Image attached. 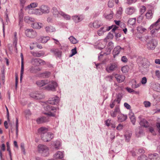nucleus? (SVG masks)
<instances>
[{
  "label": "nucleus",
  "mask_w": 160,
  "mask_h": 160,
  "mask_svg": "<svg viewBox=\"0 0 160 160\" xmlns=\"http://www.w3.org/2000/svg\"><path fill=\"white\" fill-rule=\"evenodd\" d=\"M153 13L151 10L148 11L146 14L145 16L147 19H151L153 17Z\"/></svg>",
  "instance_id": "nucleus-34"
},
{
  "label": "nucleus",
  "mask_w": 160,
  "mask_h": 160,
  "mask_svg": "<svg viewBox=\"0 0 160 160\" xmlns=\"http://www.w3.org/2000/svg\"><path fill=\"white\" fill-rule=\"evenodd\" d=\"M136 18H130L128 21V24L130 26H133L135 23Z\"/></svg>",
  "instance_id": "nucleus-38"
},
{
  "label": "nucleus",
  "mask_w": 160,
  "mask_h": 160,
  "mask_svg": "<svg viewBox=\"0 0 160 160\" xmlns=\"http://www.w3.org/2000/svg\"><path fill=\"white\" fill-rule=\"evenodd\" d=\"M45 30L47 32H53L55 31V29L53 27L50 26L46 27Z\"/></svg>",
  "instance_id": "nucleus-33"
},
{
  "label": "nucleus",
  "mask_w": 160,
  "mask_h": 160,
  "mask_svg": "<svg viewBox=\"0 0 160 160\" xmlns=\"http://www.w3.org/2000/svg\"><path fill=\"white\" fill-rule=\"evenodd\" d=\"M129 117L133 124L134 125L136 119L134 114L132 112H130L129 114Z\"/></svg>",
  "instance_id": "nucleus-29"
},
{
  "label": "nucleus",
  "mask_w": 160,
  "mask_h": 160,
  "mask_svg": "<svg viewBox=\"0 0 160 160\" xmlns=\"http://www.w3.org/2000/svg\"><path fill=\"white\" fill-rule=\"evenodd\" d=\"M121 61L124 62H128V59L125 56H122L121 59Z\"/></svg>",
  "instance_id": "nucleus-55"
},
{
  "label": "nucleus",
  "mask_w": 160,
  "mask_h": 160,
  "mask_svg": "<svg viewBox=\"0 0 160 160\" xmlns=\"http://www.w3.org/2000/svg\"><path fill=\"white\" fill-rule=\"evenodd\" d=\"M32 27L37 29H40L43 26V24L41 23L34 22L32 25Z\"/></svg>",
  "instance_id": "nucleus-22"
},
{
  "label": "nucleus",
  "mask_w": 160,
  "mask_h": 160,
  "mask_svg": "<svg viewBox=\"0 0 160 160\" xmlns=\"http://www.w3.org/2000/svg\"><path fill=\"white\" fill-rule=\"evenodd\" d=\"M132 133L131 132H125L124 135L125 137V138L126 140L128 142L131 137Z\"/></svg>",
  "instance_id": "nucleus-30"
},
{
  "label": "nucleus",
  "mask_w": 160,
  "mask_h": 160,
  "mask_svg": "<svg viewBox=\"0 0 160 160\" xmlns=\"http://www.w3.org/2000/svg\"><path fill=\"white\" fill-rule=\"evenodd\" d=\"M44 109L48 112L45 113V114L47 116L46 117H42L38 118L36 121L38 124L48 122L49 121V116L54 117L55 115V113L51 112V111L56 110L55 108L52 107L50 105H49L47 106L46 108L45 107Z\"/></svg>",
  "instance_id": "nucleus-1"
},
{
  "label": "nucleus",
  "mask_w": 160,
  "mask_h": 160,
  "mask_svg": "<svg viewBox=\"0 0 160 160\" xmlns=\"http://www.w3.org/2000/svg\"><path fill=\"white\" fill-rule=\"evenodd\" d=\"M129 70V67L128 65L122 67L121 70L123 73H126Z\"/></svg>",
  "instance_id": "nucleus-44"
},
{
  "label": "nucleus",
  "mask_w": 160,
  "mask_h": 160,
  "mask_svg": "<svg viewBox=\"0 0 160 160\" xmlns=\"http://www.w3.org/2000/svg\"><path fill=\"white\" fill-rule=\"evenodd\" d=\"M146 7L144 6H142L141 7L140 9V12L142 14L145 12V11H146Z\"/></svg>",
  "instance_id": "nucleus-53"
},
{
  "label": "nucleus",
  "mask_w": 160,
  "mask_h": 160,
  "mask_svg": "<svg viewBox=\"0 0 160 160\" xmlns=\"http://www.w3.org/2000/svg\"><path fill=\"white\" fill-rule=\"evenodd\" d=\"M72 18L75 22H79L81 20L80 17H79L78 16H73Z\"/></svg>",
  "instance_id": "nucleus-46"
},
{
  "label": "nucleus",
  "mask_w": 160,
  "mask_h": 160,
  "mask_svg": "<svg viewBox=\"0 0 160 160\" xmlns=\"http://www.w3.org/2000/svg\"><path fill=\"white\" fill-rule=\"evenodd\" d=\"M140 125L144 127L147 128L149 126V123L145 119H142L140 122Z\"/></svg>",
  "instance_id": "nucleus-28"
},
{
  "label": "nucleus",
  "mask_w": 160,
  "mask_h": 160,
  "mask_svg": "<svg viewBox=\"0 0 160 160\" xmlns=\"http://www.w3.org/2000/svg\"><path fill=\"white\" fill-rule=\"evenodd\" d=\"M138 160H147V157L145 155H142L138 158Z\"/></svg>",
  "instance_id": "nucleus-50"
},
{
  "label": "nucleus",
  "mask_w": 160,
  "mask_h": 160,
  "mask_svg": "<svg viewBox=\"0 0 160 160\" xmlns=\"http://www.w3.org/2000/svg\"><path fill=\"white\" fill-rule=\"evenodd\" d=\"M149 130L150 132L152 133V134L153 135H156L154 129L151 127H150L149 128Z\"/></svg>",
  "instance_id": "nucleus-60"
},
{
  "label": "nucleus",
  "mask_w": 160,
  "mask_h": 160,
  "mask_svg": "<svg viewBox=\"0 0 160 160\" xmlns=\"http://www.w3.org/2000/svg\"><path fill=\"white\" fill-rule=\"evenodd\" d=\"M24 21L27 23H30L32 22H34L35 20L33 18L29 17V16H25L24 19Z\"/></svg>",
  "instance_id": "nucleus-26"
},
{
  "label": "nucleus",
  "mask_w": 160,
  "mask_h": 160,
  "mask_svg": "<svg viewBox=\"0 0 160 160\" xmlns=\"http://www.w3.org/2000/svg\"><path fill=\"white\" fill-rule=\"evenodd\" d=\"M150 65L149 62L147 59L143 60L142 66L144 68H147L149 67Z\"/></svg>",
  "instance_id": "nucleus-32"
},
{
  "label": "nucleus",
  "mask_w": 160,
  "mask_h": 160,
  "mask_svg": "<svg viewBox=\"0 0 160 160\" xmlns=\"http://www.w3.org/2000/svg\"><path fill=\"white\" fill-rule=\"evenodd\" d=\"M122 9L121 8H119L117 11V13L119 15H121L122 13Z\"/></svg>",
  "instance_id": "nucleus-63"
},
{
  "label": "nucleus",
  "mask_w": 160,
  "mask_h": 160,
  "mask_svg": "<svg viewBox=\"0 0 160 160\" xmlns=\"http://www.w3.org/2000/svg\"><path fill=\"white\" fill-rule=\"evenodd\" d=\"M123 126L121 124H119L117 127V129L118 130H121L122 129Z\"/></svg>",
  "instance_id": "nucleus-62"
},
{
  "label": "nucleus",
  "mask_w": 160,
  "mask_h": 160,
  "mask_svg": "<svg viewBox=\"0 0 160 160\" xmlns=\"http://www.w3.org/2000/svg\"><path fill=\"white\" fill-rule=\"evenodd\" d=\"M21 148L22 151L25 154V149L24 148V143H22L21 144Z\"/></svg>",
  "instance_id": "nucleus-58"
},
{
  "label": "nucleus",
  "mask_w": 160,
  "mask_h": 160,
  "mask_svg": "<svg viewBox=\"0 0 160 160\" xmlns=\"http://www.w3.org/2000/svg\"><path fill=\"white\" fill-rule=\"evenodd\" d=\"M57 86V83L54 81H52L49 85L46 87V89L52 91H56V88Z\"/></svg>",
  "instance_id": "nucleus-12"
},
{
  "label": "nucleus",
  "mask_w": 160,
  "mask_h": 160,
  "mask_svg": "<svg viewBox=\"0 0 160 160\" xmlns=\"http://www.w3.org/2000/svg\"><path fill=\"white\" fill-rule=\"evenodd\" d=\"M134 82L135 83V84H133L132 85V88H137L141 85V84L140 83L137 84L136 82V81L135 80H134Z\"/></svg>",
  "instance_id": "nucleus-49"
},
{
  "label": "nucleus",
  "mask_w": 160,
  "mask_h": 160,
  "mask_svg": "<svg viewBox=\"0 0 160 160\" xmlns=\"http://www.w3.org/2000/svg\"><path fill=\"white\" fill-rule=\"evenodd\" d=\"M24 113L26 117L28 116L31 114V112L29 110H26L24 111Z\"/></svg>",
  "instance_id": "nucleus-54"
},
{
  "label": "nucleus",
  "mask_w": 160,
  "mask_h": 160,
  "mask_svg": "<svg viewBox=\"0 0 160 160\" xmlns=\"http://www.w3.org/2000/svg\"><path fill=\"white\" fill-rule=\"evenodd\" d=\"M61 143L59 141H57L54 144V147L57 149H59Z\"/></svg>",
  "instance_id": "nucleus-51"
},
{
  "label": "nucleus",
  "mask_w": 160,
  "mask_h": 160,
  "mask_svg": "<svg viewBox=\"0 0 160 160\" xmlns=\"http://www.w3.org/2000/svg\"><path fill=\"white\" fill-rule=\"evenodd\" d=\"M31 63L35 66L43 65L46 64L45 62L43 60L38 58L32 59Z\"/></svg>",
  "instance_id": "nucleus-6"
},
{
  "label": "nucleus",
  "mask_w": 160,
  "mask_h": 160,
  "mask_svg": "<svg viewBox=\"0 0 160 160\" xmlns=\"http://www.w3.org/2000/svg\"><path fill=\"white\" fill-rule=\"evenodd\" d=\"M71 52H72V53L70 55V57H72L77 53V50H76V47H75L73 49H72L71 50Z\"/></svg>",
  "instance_id": "nucleus-52"
},
{
  "label": "nucleus",
  "mask_w": 160,
  "mask_h": 160,
  "mask_svg": "<svg viewBox=\"0 0 160 160\" xmlns=\"http://www.w3.org/2000/svg\"><path fill=\"white\" fill-rule=\"evenodd\" d=\"M59 98L58 97H55L52 98H50L49 100L48 101V103L50 104H49V105H50L52 107H54L56 109V110H55L53 111H51L53 113H55V112H56V111H57V108L56 107H52L51 105H57L59 102ZM48 105H47V104H45L43 105V106L44 107V108H45V107L46 108V107Z\"/></svg>",
  "instance_id": "nucleus-3"
},
{
  "label": "nucleus",
  "mask_w": 160,
  "mask_h": 160,
  "mask_svg": "<svg viewBox=\"0 0 160 160\" xmlns=\"http://www.w3.org/2000/svg\"><path fill=\"white\" fill-rule=\"evenodd\" d=\"M60 15L62 16L64 19L67 20H69L71 19V17L70 15L66 14L62 11H60Z\"/></svg>",
  "instance_id": "nucleus-31"
},
{
  "label": "nucleus",
  "mask_w": 160,
  "mask_h": 160,
  "mask_svg": "<svg viewBox=\"0 0 160 160\" xmlns=\"http://www.w3.org/2000/svg\"><path fill=\"white\" fill-rule=\"evenodd\" d=\"M108 5L109 8H112L114 5L113 2L112 1H109L108 2Z\"/></svg>",
  "instance_id": "nucleus-56"
},
{
  "label": "nucleus",
  "mask_w": 160,
  "mask_h": 160,
  "mask_svg": "<svg viewBox=\"0 0 160 160\" xmlns=\"http://www.w3.org/2000/svg\"><path fill=\"white\" fill-rule=\"evenodd\" d=\"M31 54L35 57H40L44 55L45 52L43 51H40L39 52H34L31 51Z\"/></svg>",
  "instance_id": "nucleus-19"
},
{
  "label": "nucleus",
  "mask_w": 160,
  "mask_h": 160,
  "mask_svg": "<svg viewBox=\"0 0 160 160\" xmlns=\"http://www.w3.org/2000/svg\"><path fill=\"white\" fill-rule=\"evenodd\" d=\"M69 39L70 41V42L73 44H75L78 42V41L77 39L72 36H71L69 38Z\"/></svg>",
  "instance_id": "nucleus-43"
},
{
  "label": "nucleus",
  "mask_w": 160,
  "mask_h": 160,
  "mask_svg": "<svg viewBox=\"0 0 160 160\" xmlns=\"http://www.w3.org/2000/svg\"><path fill=\"white\" fill-rule=\"evenodd\" d=\"M122 98V96L121 94L120 93L118 94L117 95L116 99L110 104L109 106L111 108H113L116 104V102L119 104Z\"/></svg>",
  "instance_id": "nucleus-11"
},
{
  "label": "nucleus",
  "mask_w": 160,
  "mask_h": 160,
  "mask_svg": "<svg viewBox=\"0 0 160 160\" xmlns=\"http://www.w3.org/2000/svg\"><path fill=\"white\" fill-rule=\"evenodd\" d=\"M44 96L42 93H39L37 92L36 99H41L44 98Z\"/></svg>",
  "instance_id": "nucleus-48"
},
{
  "label": "nucleus",
  "mask_w": 160,
  "mask_h": 160,
  "mask_svg": "<svg viewBox=\"0 0 160 160\" xmlns=\"http://www.w3.org/2000/svg\"><path fill=\"white\" fill-rule=\"evenodd\" d=\"M50 38L49 37H43L39 39V42L42 43H44L46 42Z\"/></svg>",
  "instance_id": "nucleus-35"
},
{
  "label": "nucleus",
  "mask_w": 160,
  "mask_h": 160,
  "mask_svg": "<svg viewBox=\"0 0 160 160\" xmlns=\"http://www.w3.org/2000/svg\"><path fill=\"white\" fill-rule=\"evenodd\" d=\"M37 94V93H36L32 92V93H30V95L31 97L36 99Z\"/></svg>",
  "instance_id": "nucleus-61"
},
{
  "label": "nucleus",
  "mask_w": 160,
  "mask_h": 160,
  "mask_svg": "<svg viewBox=\"0 0 160 160\" xmlns=\"http://www.w3.org/2000/svg\"><path fill=\"white\" fill-rule=\"evenodd\" d=\"M52 51L58 57H59L61 55V52L58 49H53L52 50Z\"/></svg>",
  "instance_id": "nucleus-42"
},
{
  "label": "nucleus",
  "mask_w": 160,
  "mask_h": 160,
  "mask_svg": "<svg viewBox=\"0 0 160 160\" xmlns=\"http://www.w3.org/2000/svg\"><path fill=\"white\" fill-rule=\"evenodd\" d=\"M118 120L119 122H122L125 121L127 118V116L126 115H123L121 113L118 115Z\"/></svg>",
  "instance_id": "nucleus-20"
},
{
  "label": "nucleus",
  "mask_w": 160,
  "mask_h": 160,
  "mask_svg": "<svg viewBox=\"0 0 160 160\" xmlns=\"http://www.w3.org/2000/svg\"><path fill=\"white\" fill-rule=\"evenodd\" d=\"M30 11H31L32 13L35 14L37 15H40L42 14L40 8H39L32 9Z\"/></svg>",
  "instance_id": "nucleus-24"
},
{
  "label": "nucleus",
  "mask_w": 160,
  "mask_h": 160,
  "mask_svg": "<svg viewBox=\"0 0 160 160\" xmlns=\"http://www.w3.org/2000/svg\"><path fill=\"white\" fill-rule=\"evenodd\" d=\"M158 44L157 42L155 39H152L147 44V48L150 50H153Z\"/></svg>",
  "instance_id": "nucleus-9"
},
{
  "label": "nucleus",
  "mask_w": 160,
  "mask_h": 160,
  "mask_svg": "<svg viewBox=\"0 0 160 160\" xmlns=\"http://www.w3.org/2000/svg\"><path fill=\"white\" fill-rule=\"evenodd\" d=\"M137 30L140 33H142L146 32V29L143 28L142 26H140L137 28Z\"/></svg>",
  "instance_id": "nucleus-37"
},
{
  "label": "nucleus",
  "mask_w": 160,
  "mask_h": 160,
  "mask_svg": "<svg viewBox=\"0 0 160 160\" xmlns=\"http://www.w3.org/2000/svg\"><path fill=\"white\" fill-rule=\"evenodd\" d=\"M54 157L56 159H62L63 157V152L58 151L54 155Z\"/></svg>",
  "instance_id": "nucleus-23"
},
{
  "label": "nucleus",
  "mask_w": 160,
  "mask_h": 160,
  "mask_svg": "<svg viewBox=\"0 0 160 160\" xmlns=\"http://www.w3.org/2000/svg\"><path fill=\"white\" fill-rule=\"evenodd\" d=\"M160 18L155 23L152 24L150 27L149 29L151 30V33L153 34L155 31H157L160 28Z\"/></svg>",
  "instance_id": "nucleus-4"
},
{
  "label": "nucleus",
  "mask_w": 160,
  "mask_h": 160,
  "mask_svg": "<svg viewBox=\"0 0 160 160\" xmlns=\"http://www.w3.org/2000/svg\"><path fill=\"white\" fill-rule=\"evenodd\" d=\"M135 12V8L133 7L127 8L125 10L126 13L128 15H132Z\"/></svg>",
  "instance_id": "nucleus-18"
},
{
  "label": "nucleus",
  "mask_w": 160,
  "mask_h": 160,
  "mask_svg": "<svg viewBox=\"0 0 160 160\" xmlns=\"http://www.w3.org/2000/svg\"><path fill=\"white\" fill-rule=\"evenodd\" d=\"M48 81L47 80H38L36 82V84L39 87H41L48 83Z\"/></svg>",
  "instance_id": "nucleus-14"
},
{
  "label": "nucleus",
  "mask_w": 160,
  "mask_h": 160,
  "mask_svg": "<svg viewBox=\"0 0 160 160\" xmlns=\"http://www.w3.org/2000/svg\"><path fill=\"white\" fill-rule=\"evenodd\" d=\"M122 48L119 46H117L114 48L113 50V54L114 58H115V56L118 55L121 52Z\"/></svg>",
  "instance_id": "nucleus-17"
},
{
  "label": "nucleus",
  "mask_w": 160,
  "mask_h": 160,
  "mask_svg": "<svg viewBox=\"0 0 160 160\" xmlns=\"http://www.w3.org/2000/svg\"><path fill=\"white\" fill-rule=\"evenodd\" d=\"M38 149L39 152L43 153L45 156H47L48 154V148L46 146L40 144L38 146Z\"/></svg>",
  "instance_id": "nucleus-5"
},
{
  "label": "nucleus",
  "mask_w": 160,
  "mask_h": 160,
  "mask_svg": "<svg viewBox=\"0 0 160 160\" xmlns=\"http://www.w3.org/2000/svg\"><path fill=\"white\" fill-rule=\"evenodd\" d=\"M127 3L129 4H132L133 3L136 2L137 0H126Z\"/></svg>",
  "instance_id": "nucleus-57"
},
{
  "label": "nucleus",
  "mask_w": 160,
  "mask_h": 160,
  "mask_svg": "<svg viewBox=\"0 0 160 160\" xmlns=\"http://www.w3.org/2000/svg\"><path fill=\"white\" fill-rule=\"evenodd\" d=\"M147 79L146 77H143L142 78L141 82L142 84H145L146 83Z\"/></svg>",
  "instance_id": "nucleus-59"
},
{
  "label": "nucleus",
  "mask_w": 160,
  "mask_h": 160,
  "mask_svg": "<svg viewBox=\"0 0 160 160\" xmlns=\"http://www.w3.org/2000/svg\"><path fill=\"white\" fill-rule=\"evenodd\" d=\"M149 158L151 160H159L158 155L157 153L150 154L149 155Z\"/></svg>",
  "instance_id": "nucleus-27"
},
{
  "label": "nucleus",
  "mask_w": 160,
  "mask_h": 160,
  "mask_svg": "<svg viewBox=\"0 0 160 160\" xmlns=\"http://www.w3.org/2000/svg\"><path fill=\"white\" fill-rule=\"evenodd\" d=\"M104 28L102 27L98 31H97V33L99 36H101L103 35L104 32H105L106 30V29H104Z\"/></svg>",
  "instance_id": "nucleus-39"
},
{
  "label": "nucleus",
  "mask_w": 160,
  "mask_h": 160,
  "mask_svg": "<svg viewBox=\"0 0 160 160\" xmlns=\"http://www.w3.org/2000/svg\"><path fill=\"white\" fill-rule=\"evenodd\" d=\"M113 17V12L111 11L110 14L105 15V17L107 19L110 20L112 19Z\"/></svg>",
  "instance_id": "nucleus-47"
},
{
  "label": "nucleus",
  "mask_w": 160,
  "mask_h": 160,
  "mask_svg": "<svg viewBox=\"0 0 160 160\" xmlns=\"http://www.w3.org/2000/svg\"><path fill=\"white\" fill-rule=\"evenodd\" d=\"M25 33L27 37L31 38H35L37 35L36 32L32 29H27L25 31Z\"/></svg>",
  "instance_id": "nucleus-7"
},
{
  "label": "nucleus",
  "mask_w": 160,
  "mask_h": 160,
  "mask_svg": "<svg viewBox=\"0 0 160 160\" xmlns=\"http://www.w3.org/2000/svg\"><path fill=\"white\" fill-rule=\"evenodd\" d=\"M38 5V3L36 2H32L30 4L27 6L29 8H35Z\"/></svg>",
  "instance_id": "nucleus-45"
},
{
  "label": "nucleus",
  "mask_w": 160,
  "mask_h": 160,
  "mask_svg": "<svg viewBox=\"0 0 160 160\" xmlns=\"http://www.w3.org/2000/svg\"><path fill=\"white\" fill-rule=\"evenodd\" d=\"M113 35L110 32L109 33L107 36L104 39L103 42L104 43V45L102 47H100V48L101 49H102L104 48V47L105 46V45H106V43L107 42V40L110 39H112L113 38Z\"/></svg>",
  "instance_id": "nucleus-21"
},
{
  "label": "nucleus",
  "mask_w": 160,
  "mask_h": 160,
  "mask_svg": "<svg viewBox=\"0 0 160 160\" xmlns=\"http://www.w3.org/2000/svg\"><path fill=\"white\" fill-rule=\"evenodd\" d=\"M21 68L20 71V81H21L24 70L23 57L22 53L21 54Z\"/></svg>",
  "instance_id": "nucleus-13"
},
{
  "label": "nucleus",
  "mask_w": 160,
  "mask_h": 160,
  "mask_svg": "<svg viewBox=\"0 0 160 160\" xmlns=\"http://www.w3.org/2000/svg\"><path fill=\"white\" fill-rule=\"evenodd\" d=\"M48 129L45 127H41L39 129L38 132L41 134L42 140L44 142H48L54 137V135L51 132H48Z\"/></svg>",
  "instance_id": "nucleus-2"
},
{
  "label": "nucleus",
  "mask_w": 160,
  "mask_h": 160,
  "mask_svg": "<svg viewBox=\"0 0 160 160\" xmlns=\"http://www.w3.org/2000/svg\"><path fill=\"white\" fill-rule=\"evenodd\" d=\"M40 8L42 14L48 13L49 12V8L47 6L42 5L40 7Z\"/></svg>",
  "instance_id": "nucleus-16"
},
{
  "label": "nucleus",
  "mask_w": 160,
  "mask_h": 160,
  "mask_svg": "<svg viewBox=\"0 0 160 160\" xmlns=\"http://www.w3.org/2000/svg\"><path fill=\"white\" fill-rule=\"evenodd\" d=\"M118 68V64L114 62L109 64L106 68V70L108 72H111L117 69Z\"/></svg>",
  "instance_id": "nucleus-8"
},
{
  "label": "nucleus",
  "mask_w": 160,
  "mask_h": 160,
  "mask_svg": "<svg viewBox=\"0 0 160 160\" xmlns=\"http://www.w3.org/2000/svg\"><path fill=\"white\" fill-rule=\"evenodd\" d=\"M120 110L118 105H116L114 110H112L110 112V116L112 118H115L120 114Z\"/></svg>",
  "instance_id": "nucleus-10"
},
{
  "label": "nucleus",
  "mask_w": 160,
  "mask_h": 160,
  "mask_svg": "<svg viewBox=\"0 0 160 160\" xmlns=\"http://www.w3.org/2000/svg\"><path fill=\"white\" fill-rule=\"evenodd\" d=\"M115 77L117 81L119 82H121L124 81L125 77L123 75L115 74Z\"/></svg>",
  "instance_id": "nucleus-15"
},
{
  "label": "nucleus",
  "mask_w": 160,
  "mask_h": 160,
  "mask_svg": "<svg viewBox=\"0 0 160 160\" xmlns=\"http://www.w3.org/2000/svg\"><path fill=\"white\" fill-rule=\"evenodd\" d=\"M101 25V22L98 21H95L93 23V26L95 28H98Z\"/></svg>",
  "instance_id": "nucleus-36"
},
{
  "label": "nucleus",
  "mask_w": 160,
  "mask_h": 160,
  "mask_svg": "<svg viewBox=\"0 0 160 160\" xmlns=\"http://www.w3.org/2000/svg\"><path fill=\"white\" fill-rule=\"evenodd\" d=\"M153 88L158 92H160V84L157 83L153 85Z\"/></svg>",
  "instance_id": "nucleus-40"
},
{
  "label": "nucleus",
  "mask_w": 160,
  "mask_h": 160,
  "mask_svg": "<svg viewBox=\"0 0 160 160\" xmlns=\"http://www.w3.org/2000/svg\"><path fill=\"white\" fill-rule=\"evenodd\" d=\"M51 75V73L49 72H46L41 74V77L44 78H48Z\"/></svg>",
  "instance_id": "nucleus-41"
},
{
  "label": "nucleus",
  "mask_w": 160,
  "mask_h": 160,
  "mask_svg": "<svg viewBox=\"0 0 160 160\" xmlns=\"http://www.w3.org/2000/svg\"><path fill=\"white\" fill-rule=\"evenodd\" d=\"M124 107L128 109H130L131 108L130 106L126 102L124 103Z\"/></svg>",
  "instance_id": "nucleus-64"
},
{
  "label": "nucleus",
  "mask_w": 160,
  "mask_h": 160,
  "mask_svg": "<svg viewBox=\"0 0 160 160\" xmlns=\"http://www.w3.org/2000/svg\"><path fill=\"white\" fill-rule=\"evenodd\" d=\"M58 11L57 8L56 7H53L52 9V12L53 15L56 17H59L60 12Z\"/></svg>",
  "instance_id": "nucleus-25"
}]
</instances>
